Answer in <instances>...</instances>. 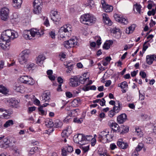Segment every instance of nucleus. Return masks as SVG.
Returning a JSON list of instances; mask_svg holds the SVG:
<instances>
[{"mask_svg":"<svg viewBox=\"0 0 156 156\" xmlns=\"http://www.w3.org/2000/svg\"><path fill=\"white\" fill-rule=\"evenodd\" d=\"M43 34L41 29L34 28L29 30H24L23 36L26 40H31L34 37L40 36Z\"/></svg>","mask_w":156,"mask_h":156,"instance_id":"obj_1","label":"nucleus"},{"mask_svg":"<svg viewBox=\"0 0 156 156\" xmlns=\"http://www.w3.org/2000/svg\"><path fill=\"white\" fill-rule=\"evenodd\" d=\"M18 36V34L16 31L11 30H7L2 32L0 38L10 42L11 40L17 38Z\"/></svg>","mask_w":156,"mask_h":156,"instance_id":"obj_2","label":"nucleus"},{"mask_svg":"<svg viewBox=\"0 0 156 156\" xmlns=\"http://www.w3.org/2000/svg\"><path fill=\"white\" fill-rule=\"evenodd\" d=\"M80 20L83 23L91 25L95 22L96 18L93 15L87 13L82 15L80 18Z\"/></svg>","mask_w":156,"mask_h":156,"instance_id":"obj_3","label":"nucleus"},{"mask_svg":"<svg viewBox=\"0 0 156 156\" xmlns=\"http://www.w3.org/2000/svg\"><path fill=\"white\" fill-rule=\"evenodd\" d=\"M73 29L71 25L69 24H65L58 31V35L62 38H64L65 33L71 32Z\"/></svg>","mask_w":156,"mask_h":156,"instance_id":"obj_4","label":"nucleus"},{"mask_svg":"<svg viewBox=\"0 0 156 156\" xmlns=\"http://www.w3.org/2000/svg\"><path fill=\"white\" fill-rule=\"evenodd\" d=\"M42 0H35L34 2L33 12L35 14H39L41 12L42 8Z\"/></svg>","mask_w":156,"mask_h":156,"instance_id":"obj_5","label":"nucleus"},{"mask_svg":"<svg viewBox=\"0 0 156 156\" xmlns=\"http://www.w3.org/2000/svg\"><path fill=\"white\" fill-rule=\"evenodd\" d=\"M78 40L76 37H73L70 40L64 42V47L67 48L74 47L77 45Z\"/></svg>","mask_w":156,"mask_h":156,"instance_id":"obj_6","label":"nucleus"},{"mask_svg":"<svg viewBox=\"0 0 156 156\" xmlns=\"http://www.w3.org/2000/svg\"><path fill=\"white\" fill-rule=\"evenodd\" d=\"M20 81L22 83L29 85H33L35 83L34 79L30 76L24 75L20 77Z\"/></svg>","mask_w":156,"mask_h":156,"instance_id":"obj_7","label":"nucleus"},{"mask_svg":"<svg viewBox=\"0 0 156 156\" xmlns=\"http://www.w3.org/2000/svg\"><path fill=\"white\" fill-rule=\"evenodd\" d=\"M9 10L7 7L2 8L0 11V17L2 20L5 21L9 18Z\"/></svg>","mask_w":156,"mask_h":156,"instance_id":"obj_8","label":"nucleus"},{"mask_svg":"<svg viewBox=\"0 0 156 156\" xmlns=\"http://www.w3.org/2000/svg\"><path fill=\"white\" fill-rule=\"evenodd\" d=\"M50 17L55 23L58 22L61 19V16L59 12L56 10H52L50 13Z\"/></svg>","mask_w":156,"mask_h":156,"instance_id":"obj_9","label":"nucleus"},{"mask_svg":"<svg viewBox=\"0 0 156 156\" xmlns=\"http://www.w3.org/2000/svg\"><path fill=\"white\" fill-rule=\"evenodd\" d=\"M101 4L103 10L105 12H110L112 11L113 6L106 3L105 0H101Z\"/></svg>","mask_w":156,"mask_h":156,"instance_id":"obj_10","label":"nucleus"},{"mask_svg":"<svg viewBox=\"0 0 156 156\" xmlns=\"http://www.w3.org/2000/svg\"><path fill=\"white\" fill-rule=\"evenodd\" d=\"M86 137H74L73 139L74 142L81 145L87 144L89 141Z\"/></svg>","mask_w":156,"mask_h":156,"instance_id":"obj_11","label":"nucleus"},{"mask_svg":"<svg viewBox=\"0 0 156 156\" xmlns=\"http://www.w3.org/2000/svg\"><path fill=\"white\" fill-rule=\"evenodd\" d=\"M10 46L9 42L0 38V47L2 49L4 50H8Z\"/></svg>","mask_w":156,"mask_h":156,"instance_id":"obj_12","label":"nucleus"},{"mask_svg":"<svg viewBox=\"0 0 156 156\" xmlns=\"http://www.w3.org/2000/svg\"><path fill=\"white\" fill-rule=\"evenodd\" d=\"M79 77L76 76H73L70 79L69 84L73 87H76L79 85Z\"/></svg>","mask_w":156,"mask_h":156,"instance_id":"obj_13","label":"nucleus"},{"mask_svg":"<svg viewBox=\"0 0 156 156\" xmlns=\"http://www.w3.org/2000/svg\"><path fill=\"white\" fill-rule=\"evenodd\" d=\"M9 105L12 107L17 108L19 107V101L15 98H11L7 100Z\"/></svg>","mask_w":156,"mask_h":156,"instance_id":"obj_14","label":"nucleus"},{"mask_svg":"<svg viewBox=\"0 0 156 156\" xmlns=\"http://www.w3.org/2000/svg\"><path fill=\"white\" fill-rule=\"evenodd\" d=\"M40 100L43 102H49L50 100V93L49 92H44L40 97Z\"/></svg>","mask_w":156,"mask_h":156,"instance_id":"obj_15","label":"nucleus"},{"mask_svg":"<svg viewBox=\"0 0 156 156\" xmlns=\"http://www.w3.org/2000/svg\"><path fill=\"white\" fill-rule=\"evenodd\" d=\"M103 22L105 24L108 26H111L112 24V22L110 20L107 14L104 13L102 15Z\"/></svg>","mask_w":156,"mask_h":156,"instance_id":"obj_16","label":"nucleus"},{"mask_svg":"<svg viewBox=\"0 0 156 156\" xmlns=\"http://www.w3.org/2000/svg\"><path fill=\"white\" fill-rule=\"evenodd\" d=\"M45 59V58L44 55L42 54L40 55L36 59V63L39 66H41L42 65Z\"/></svg>","mask_w":156,"mask_h":156,"instance_id":"obj_17","label":"nucleus"},{"mask_svg":"<svg viewBox=\"0 0 156 156\" xmlns=\"http://www.w3.org/2000/svg\"><path fill=\"white\" fill-rule=\"evenodd\" d=\"M14 89L17 92L22 93L24 91V87L19 83H16Z\"/></svg>","mask_w":156,"mask_h":156,"instance_id":"obj_18","label":"nucleus"},{"mask_svg":"<svg viewBox=\"0 0 156 156\" xmlns=\"http://www.w3.org/2000/svg\"><path fill=\"white\" fill-rule=\"evenodd\" d=\"M127 119V116L125 114H122L117 118V122L120 124L123 123Z\"/></svg>","mask_w":156,"mask_h":156,"instance_id":"obj_19","label":"nucleus"},{"mask_svg":"<svg viewBox=\"0 0 156 156\" xmlns=\"http://www.w3.org/2000/svg\"><path fill=\"white\" fill-rule=\"evenodd\" d=\"M155 57V55H147L146 58V62L149 65L151 64L154 60H156Z\"/></svg>","mask_w":156,"mask_h":156,"instance_id":"obj_20","label":"nucleus"},{"mask_svg":"<svg viewBox=\"0 0 156 156\" xmlns=\"http://www.w3.org/2000/svg\"><path fill=\"white\" fill-rule=\"evenodd\" d=\"M12 5L15 9H19L21 6L23 0H12Z\"/></svg>","mask_w":156,"mask_h":156,"instance_id":"obj_21","label":"nucleus"},{"mask_svg":"<svg viewBox=\"0 0 156 156\" xmlns=\"http://www.w3.org/2000/svg\"><path fill=\"white\" fill-rule=\"evenodd\" d=\"M112 32L116 38H118L121 37L122 32L119 28L115 27L113 29Z\"/></svg>","mask_w":156,"mask_h":156,"instance_id":"obj_22","label":"nucleus"},{"mask_svg":"<svg viewBox=\"0 0 156 156\" xmlns=\"http://www.w3.org/2000/svg\"><path fill=\"white\" fill-rule=\"evenodd\" d=\"M122 108V104L119 101H117L113 107V110L115 113H118L121 110Z\"/></svg>","mask_w":156,"mask_h":156,"instance_id":"obj_23","label":"nucleus"},{"mask_svg":"<svg viewBox=\"0 0 156 156\" xmlns=\"http://www.w3.org/2000/svg\"><path fill=\"white\" fill-rule=\"evenodd\" d=\"M27 58V57H24L23 55H20V54L18 60L19 63L21 65H23L27 63L28 61Z\"/></svg>","mask_w":156,"mask_h":156,"instance_id":"obj_24","label":"nucleus"},{"mask_svg":"<svg viewBox=\"0 0 156 156\" xmlns=\"http://www.w3.org/2000/svg\"><path fill=\"white\" fill-rule=\"evenodd\" d=\"M72 133L70 127H68L64 130L61 134L62 136H68Z\"/></svg>","mask_w":156,"mask_h":156,"instance_id":"obj_25","label":"nucleus"},{"mask_svg":"<svg viewBox=\"0 0 156 156\" xmlns=\"http://www.w3.org/2000/svg\"><path fill=\"white\" fill-rule=\"evenodd\" d=\"M4 112L2 113V117L4 118L8 119L10 118V115L12 113L9 110L4 109Z\"/></svg>","mask_w":156,"mask_h":156,"instance_id":"obj_26","label":"nucleus"},{"mask_svg":"<svg viewBox=\"0 0 156 156\" xmlns=\"http://www.w3.org/2000/svg\"><path fill=\"white\" fill-rule=\"evenodd\" d=\"M136 27V26L135 24H132L128 28H126L125 31L126 33L128 34L132 33L135 30Z\"/></svg>","mask_w":156,"mask_h":156,"instance_id":"obj_27","label":"nucleus"},{"mask_svg":"<svg viewBox=\"0 0 156 156\" xmlns=\"http://www.w3.org/2000/svg\"><path fill=\"white\" fill-rule=\"evenodd\" d=\"M12 22H14L16 23H18L20 20L18 14L17 12L14 13L12 16Z\"/></svg>","mask_w":156,"mask_h":156,"instance_id":"obj_28","label":"nucleus"},{"mask_svg":"<svg viewBox=\"0 0 156 156\" xmlns=\"http://www.w3.org/2000/svg\"><path fill=\"white\" fill-rule=\"evenodd\" d=\"M120 129H119V132H121V133H127L129 130V128L127 126L122 125L119 127Z\"/></svg>","mask_w":156,"mask_h":156,"instance_id":"obj_29","label":"nucleus"},{"mask_svg":"<svg viewBox=\"0 0 156 156\" xmlns=\"http://www.w3.org/2000/svg\"><path fill=\"white\" fill-rule=\"evenodd\" d=\"M9 92V89L2 85H0V93L3 94H7Z\"/></svg>","mask_w":156,"mask_h":156,"instance_id":"obj_30","label":"nucleus"},{"mask_svg":"<svg viewBox=\"0 0 156 156\" xmlns=\"http://www.w3.org/2000/svg\"><path fill=\"white\" fill-rule=\"evenodd\" d=\"M99 156H108L107 151L104 148H101L98 150Z\"/></svg>","mask_w":156,"mask_h":156,"instance_id":"obj_31","label":"nucleus"},{"mask_svg":"<svg viewBox=\"0 0 156 156\" xmlns=\"http://www.w3.org/2000/svg\"><path fill=\"white\" fill-rule=\"evenodd\" d=\"M117 145L119 147L122 149H126L128 147L127 143H124L121 141H118L117 142Z\"/></svg>","mask_w":156,"mask_h":156,"instance_id":"obj_32","label":"nucleus"},{"mask_svg":"<svg viewBox=\"0 0 156 156\" xmlns=\"http://www.w3.org/2000/svg\"><path fill=\"white\" fill-rule=\"evenodd\" d=\"M113 43V41L111 40L106 41L104 44L103 48L105 49H108Z\"/></svg>","mask_w":156,"mask_h":156,"instance_id":"obj_33","label":"nucleus"},{"mask_svg":"<svg viewBox=\"0 0 156 156\" xmlns=\"http://www.w3.org/2000/svg\"><path fill=\"white\" fill-rule=\"evenodd\" d=\"M30 53L31 51L30 49H26L23 51L20 54L28 58V56L30 54Z\"/></svg>","mask_w":156,"mask_h":156,"instance_id":"obj_34","label":"nucleus"},{"mask_svg":"<svg viewBox=\"0 0 156 156\" xmlns=\"http://www.w3.org/2000/svg\"><path fill=\"white\" fill-rule=\"evenodd\" d=\"M38 151L37 147H34L31 148L29 151L28 155H31L34 154Z\"/></svg>","mask_w":156,"mask_h":156,"instance_id":"obj_35","label":"nucleus"},{"mask_svg":"<svg viewBox=\"0 0 156 156\" xmlns=\"http://www.w3.org/2000/svg\"><path fill=\"white\" fill-rule=\"evenodd\" d=\"M111 126L112 127V129L113 131H115V132H119V129H120L119 127V126L115 122L112 123L111 124Z\"/></svg>","mask_w":156,"mask_h":156,"instance_id":"obj_36","label":"nucleus"},{"mask_svg":"<svg viewBox=\"0 0 156 156\" xmlns=\"http://www.w3.org/2000/svg\"><path fill=\"white\" fill-rule=\"evenodd\" d=\"M53 71L52 70H48L47 71V74L49 79L51 80H54L55 79V77L52 75Z\"/></svg>","mask_w":156,"mask_h":156,"instance_id":"obj_37","label":"nucleus"},{"mask_svg":"<svg viewBox=\"0 0 156 156\" xmlns=\"http://www.w3.org/2000/svg\"><path fill=\"white\" fill-rule=\"evenodd\" d=\"M14 124V122L13 120L10 119L7 121L4 124L3 126L5 128H8L11 126H12Z\"/></svg>","mask_w":156,"mask_h":156,"instance_id":"obj_38","label":"nucleus"},{"mask_svg":"<svg viewBox=\"0 0 156 156\" xmlns=\"http://www.w3.org/2000/svg\"><path fill=\"white\" fill-rule=\"evenodd\" d=\"M87 76V74L84 73L82 76L79 77V83H80L81 84H84V82L85 81L86 77Z\"/></svg>","mask_w":156,"mask_h":156,"instance_id":"obj_39","label":"nucleus"},{"mask_svg":"<svg viewBox=\"0 0 156 156\" xmlns=\"http://www.w3.org/2000/svg\"><path fill=\"white\" fill-rule=\"evenodd\" d=\"M45 125L48 127H51L54 126V124L52 119H49L46 122Z\"/></svg>","mask_w":156,"mask_h":156,"instance_id":"obj_40","label":"nucleus"},{"mask_svg":"<svg viewBox=\"0 0 156 156\" xmlns=\"http://www.w3.org/2000/svg\"><path fill=\"white\" fill-rule=\"evenodd\" d=\"M94 4V2L93 0H88L85 4V6H88L90 8H92Z\"/></svg>","mask_w":156,"mask_h":156,"instance_id":"obj_41","label":"nucleus"},{"mask_svg":"<svg viewBox=\"0 0 156 156\" xmlns=\"http://www.w3.org/2000/svg\"><path fill=\"white\" fill-rule=\"evenodd\" d=\"M83 90L85 91H87L90 90H95L96 89V87L94 85H92L91 86H85L83 87Z\"/></svg>","mask_w":156,"mask_h":156,"instance_id":"obj_42","label":"nucleus"},{"mask_svg":"<svg viewBox=\"0 0 156 156\" xmlns=\"http://www.w3.org/2000/svg\"><path fill=\"white\" fill-rule=\"evenodd\" d=\"M62 125V122L59 120H56L54 124L55 126L58 128L61 127Z\"/></svg>","mask_w":156,"mask_h":156,"instance_id":"obj_43","label":"nucleus"},{"mask_svg":"<svg viewBox=\"0 0 156 156\" xmlns=\"http://www.w3.org/2000/svg\"><path fill=\"white\" fill-rule=\"evenodd\" d=\"M123 16L122 15L118 14H115L114 15V17L115 20L117 22L120 23L122 19Z\"/></svg>","mask_w":156,"mask_h":156,"instance_id":"obj_44","label":"nucleus"},{"mask_svg":"<svg viewBox=\"0 0 156 156\" xmlns=\"http://www.w3.org/2000/svg\"><path fill=\"white\" fill-rule=\"evenodd\" d=\"M149 127H151L153 129L152 135L156 136V124L153 125L152 124L150 123L149 125Z\"/></svg>","mask_w":156,"mask_h":156,"instance_id":"obj_45","label":"nucleus"},{"mask_svg":"<svg viewBox=\"0 0 156 156\" xmlns=\"http://www.w3.org/2000/svg\"><path fill=\"white\" fill-rule=\"evenodd\" d=\"M127 83L126 81H123L118 85V87H120L122 89H123L128 87Z\"/></svg>","mask_w":156,"mask_h":156,"instance_id":"obj_46","label":"nucleus"},{"mask_svg":"<svg viewBox=\"0 0 156 156\" xmlns=\"http://www.w3.org/2000/svg\"><path fill=\"white\" fill-rule=\"evenodd\" d=\"M135 133L137 136H143V132L141 131V129L138 127H136L135 128Z\"/></svg>","mask_w":156,"mask_h":156,"instance_id":"obj_47","label":"nucleus"},{"mask_svg":"<svg viewBox=\"0 0 156 156\" xmlns=\"http://www.w3.org/2000/svg\"><path fill=\"white\" fill-rule=\"evenodd\" d=\"M35 66V65L32 63H30L26 65L25 68L28 69L29 70H30L33 69Z\"/></svg>","mask_w":156,"mask_h":156,"instance_id":"obj_48","label":"nucleus"},{"mask_svg":"<svg viewBox=\"0 0 156 156\" xmlns=\"http://www.w3.org/2000/svg\"><path fill=\"white\" fill-rule=\"evenodd\" d=\"M141 5L138 3H136L134 5V8L139 13H141Z\"/></svg>","mask_w":156,"mask_h":156,"instance_id":"obj_49","label":"nucleus"},{"mask_svg":"<svg viewBox=\"0 0 156 156\" xmlns=\"http://www.w3.org/2000/svg\"><path fill=\"white\" fill-rule=\"evenodd\" d=\"M84 84H85L87 86L92 83V82L91 80H90L88 76L87 75L86 79L85 80Z\"/></svg>","mask_w":156,"mask_h":156,"instance_id":"obj_50","label":"nucleus"},{"mask_svg":"<svg viewBox=\"0 0 156 156\" xmlns=\"http://www.w3.org/2000/svg\"><path fill=\"white\" fill-rule=\"evenodd\" d=\"M80 104V101L76 99H74L72 102V106L74 107H77Z\"/></svg>","mask_w":156,"mask_h":156,"instance_id":"obj_51","label":"nucleus"},{"mask_svg":"<svg viewBox=\"0 0 156 156\" xmlns=\"http://www.w3.org/2000/svg\"><path fill=\"white\" fill-rule=\"evenodd\" d=\"M80 148L83 150L84 153H86L89 149V145L83 146V145H81L80 147Z\"/></svg>","mask_w":156,"mask_h":156,"instance_id":"obj_52","label":"nucleus"},{"mask_svg":"<svg viewBox=\"0 0 156 156\" xmlns=\"http://www.w3.org/2000/svg\"><path fill=\"white\" fill-rule=\"evenodd\" d=\"M39 114L41 115H46V112L44 111L41 107H39L38 108Z\"/></svg>","mask_w":156,"mask_h":156,"instance_id":"obj_53","label":"nucleus"},{"mask_svg":"<svg viewBox=\"0 0 156 156\" xmlns=\"http://www.w3.org/2000/svg\"><path fill=\"white\" fill-rule=\"evenodd\" d=\"M61 152V155L62 156H67L68 153H69L67 151H66V148L65 147L62 148Z\"/></svg>","mask_w":156,"mask_h":156,"instance_id":"obj_54","label":"nucleus"},{"mask_svg":"<svg viewBox=\"0 0 156 156\" xmlns=\"http://www.w3.org/2000/svg\"><path fill=\"white\" fill-rule=\"evenodd\" d=\"M143 147V144L142 143L139 144L138 146L136 148V152L140 151H141Z\"/></svg>","mask_w":156,"mask_h":156,"instance_id":"obj_55","label":"nucleus"},{"mask_svg":"<svg viewBox=\"0 0 156 156\" xmlns=\"http://www.w3.org/2000/svg\"><path fill=\"white\" fill-rule=\"evenodd\" d=\"M66 68L68 69V70L66 71V72L67 73H69L70 71L72 69V65L69 63L67 64L66 65L65 64Z\"/></svg>","mask_w":156,"mask_h":156,"instance_id":"obj_56","label":"nucleus"},{"mask_svg":"<svg viewBox=\"0 0 156 156\" xmlns=\"http://www.w3.org/2000/svg\"><path fill=\"white\" fill-rule=\"evenodd\" d=\"M66 148V150H67V152L69 153L72 152L73 151V148L72 146L69 145H67V146L65 147Z\"/></svg>","mask_w":156,"mask_h":156,"instance_id":"obj_57","label":"nucleus"},{"mask_svg":"<svg viewBox=\"0 0 156 156\" xmlns=\"http://www.w3.org/2000/svg\"><path fill=\"white\" fill-rule=\"evenodd\" d=\"M122 20H121L120 22L121 23H123L125 25H126L129 23L128 19L126 17L123 16Z\"/></svg>","mask_w":156,"mask_h":156,"instance_id":"obj_58","label":"nucleus"},{"mask_svg":"<svg viewBox=\"0 0 156 156\" xmlns=\"http://www.w3.org/2000/svg\"><path fill=\"white\" fill-rule=\"evenodd\" d=\"M109 132L108 130H106L101 133V136H105L108 135H110L109 134Z\"/></svg>","mask_w":156,"mask_h":156,"instance_id":"obj_59","label":"nucleus"},{"mask_svg":"<svg viewBox=\"0 0 156 156\" xmlns=\"http://www.w3.org/2000/svg\"><path fill=\"white\" fill-rule=\"evenodd\" d=\"M115 112L113 109L111 110L108 112V115L110 117L112 118L115 115Z\"/></svg>","mask_w":156,"mask_h":156,"instance_id":"obj_60","label":"nucleus"},{"mask_svg":"<svg viewBox=\"0 0 156 156\" xmlns=\"http://www.w3.org/2000/svg\"><path fill=\"white\" fill-rule=\"evenodd\" d=\"M66 54L65 53L62 52L60 54L59 57L60 59L62 61H63L66 58Z\"/></svg>","mask_w":156,"mask_h":156,"instance_id":"obj_61","label":"nucleus"},{"mask_svg":"<svg viewBox=\"0 0 156 156\" xmlns=\"http://www.w3.org/2000/svg\"><path fill=\"white\" fill-rule=\"evenodd\" d=\"M49 34L50 36L52 39H54L55 38L56 35L55 31L52 30L50 31Z\"/></svg>","mask_w":156,"mask_h":156,"instance_id":"obj_62","label":"nucleus"},{"mask_svg":"<svg viewBox=\"0 0 156 156\" xmlns=\"http://www.w3.org/2000/svg\"><path fill=\"white\" fill-rule=\"evenodd\" d=\"M83 119L82 118L78 119V118H74L73 120L74 122L78 123H81L83 122Z\"/></svg>","mask_w":156,"mask_h":156,"instance_id":"obj_63","label":"nucleus"},{"mask_svg":"<svg viewBox=\"0 0 156 156\" xmlns=\"http://www.w3.org/2000/svg\"><path fill=\"white\" fill-rule=\"evenodd\" d=\"M36 109V107L35 106L29 107L28 110V113H30L33 111H35Z\"/></svg>","mask_w":156,"mask_h":156,"instance_id":"obj_64","label":"nucleus"}]
</instances>
